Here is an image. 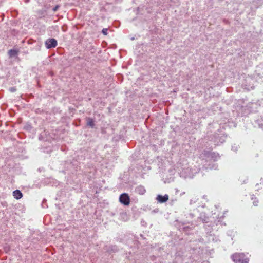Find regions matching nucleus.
<instances>
[{
  "label": "nucleus",
  "instance_id": "obj_1",
  "mask_svg": "<svg viewBox=\"0 0 263 263\" xmlns=\"http://www.w3.org/2000/svg\"><path fill=\"white\" fill-rule=\"evenodd\" d=\"M231 258L235 263H248L249 259L246 258L243 253H236L232 255Z\"/></svg>",
  "mask_w": 263,
  "mask_h": 263
},
{
  "label": "nucleus",
  "instance_id": "obj_2",
  "mask_svg": "<svg viewBox=\"0 0 263 263\" xmlns=\"http://www.w3.org/2000/svg\"><path fill=\"white\" fill-rule=\"evenodd\" d=\"M119 201L124 205H128L130 203L129 197L127 194L123 193L120 196Z\"/></svg>",
  "mask_w": 263,
  "mask_h": 263
},
{
  "label": "nucleus",
  "instance_id": "obj_3",
  "mask_svg": "<svg viewBox=\"0 0 263 263\" xmlns=\"http://www.w3.org/2000/svg\"><path fill=\"white\" fill-rule=\"evenodd\" d=\"M45 44L47 49H50L57 46V41L55 39L53 38L48 39L45 41Z\"/></svg>",
  "mask_w": 263,
  "mask_h": 263
},
{
  "label": "nucleus",
  "instance_id": "obj_4",
  "mask_svg": "<svg viewBox=\"0 0 263 263\" xmlns=\"http://www.w3.org/2000/svg\"><path fill=\"white\" fill-rule=\"evenodd\" d=\"M156 199L159 203H164L168 200V196L167 194H165L164 196L158 195Z\"/></svg>",
  "mask_w": 263,
  "mask_h": 263
},
{
  "label": "nucleus",
  "instance_id": "obj_5",
  "mask_svg": "<svg viewBox=\"0 0 263 263\" xmlns=\"http://www.w3.org/2000/svg\"><path fill=\"white\" fill-rule=\"evenodd\" d=\"M135 191L140 195H143L146 192V190L143 186L139 185L135 189Z\"/></svg>",
  "mask_w": 263,
  "mask_h": 263
},
{
  "label": "nucleus",
  "instance_id": "obj_6",
  "mask_svg": "<svg viewBox=\"0 0 263 263\" xmlns=\"http://www.w3.org/2000/svg\"><path fill=\"white\" fill-rule=\"evenodd\" d=\"M13 196L16 199H21L22 196V193L18 190H16L13 192Z\"/></svg>",
  "mask_w": 263,
  "mask_h": 263
},
{
  "label": "nucleus",
  "instance_id": "obj_7",
  "mask_svg": "<svg viewBox=\"0 0 263 263\" xmlns=\"http://www.w3.org/2000/svg\"><path fill=\"white\" fill-rule=\"evenodd\" d=\"M224 138L223 137H221L219 139L218 138L215 137L214 139V142L215 145H219L220 143H222L224 141Z\"/></svg>",
  "mask_w": 263,
  "mask_h": 263
},
{
  "label": "nucleus",
  "instance_id": "obj_8",
  "mask_svg": "<svg viewBox=\"0 0 263 263\" xmlns=\"http://www.w3.org/2000/svg\"><path fill=\"white\" fill-rule=\"evenodd\" d=\"M87 125L91 127H93L94 126V121L91 118H88L87 119Z\"/></svg>",
  "mask_w": 263,
  "mask_h": 263
},
{
  "label": "nucleus",
  "instance_id": "obj_9",
  "mask_svg": "<svg viewBox=\"0 0 263 263\" xmlns=\"http://www.w3.org/2000/svg\"><path fill=\"white\" fill-rule=\"evenodd\" d=\"M9 53L11 56L15 55L17 53L16 51L14 50H9Z\"/></svg>",
  "mask_w": 263,
  "mask_h": 263
},
{
  "label": "nucleus",
  "instance_id": "obj_10",
  "mask_svg": "<svg viewBox=\"0 0 263 263\" xmlns=\"http://www.w3.org/2000/svg\"><path fill=\"white\" fill-rule=\"evenodd\" d=\"M107 31H108V29L107 28H103L102 30V32L104 35H107Z\"/></svg>",
  "mask_w": 263,
  "mask_h": 263
},
{
  "label": "nucleus",
  "instance_id": "obj_11",
  "mask_svg": "<svg viewBox=\"0 0 263 263\" xmlns=\"http://www.w3.org/2000/svg\"><path fill=\"white\" fill-rule=\"evenodd\" d=\"M258 203V200L256 199V198H255L254 201H253V204L255 205V206H257V204Z\"/></svg>",
  "mask_w": 263,
  "mask_h": 263
},
{
  "label": "nucleus",
  "instance_id": "obj_12",
  "mask_svg": "<svg viewBox=\"0 0 263 263\" xmlns=\"http://www.w3.org/2000/svg\"><path fill=\"white\" fill-rule=\"evenodd\" d=\"M232 148L233 151H236L238 149V146L235 145L234 146H232Z\"/></svg>",
  "mask_w": 263,
  "mask_h": 263
},
{
  "label": "nucleus",
  "instance_id": "obj_13",
  "mask_svg": "<svg viewBox=\"0 0 263 263\" xmlns=\"http://www.w3.org/2000/svg\"><path fill=\"white\" fill-rule=\"evenodd\" d=\"M59 7V6H58V5L56 6L55 7L53 8V10L54 11H56L58 9Z\"/></svg>",
  "mask_w": 263,
  "mask_h": 263
},
{
  "label": "nucleus",
  "instance_id": "obj_14",
  "mask_svg": "<svg viewBox=\"0 0 263 263\" xmlns=\"http://www.w3.org/2000/svg\"><path fill=\"white\" fill-rule=\"evenodd\" d=\"M10 90L11 92H14L16 90V89L14 87H11L10 88Z\"/></svg>",
  "mask_w": 263,
  "mask_h": 263
}]
</instances>
